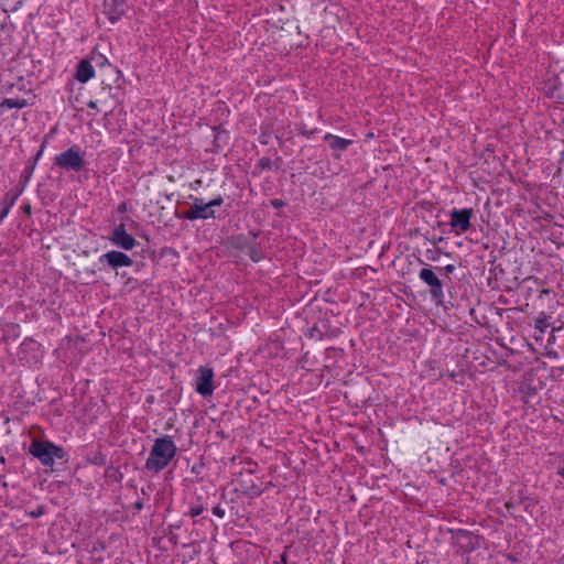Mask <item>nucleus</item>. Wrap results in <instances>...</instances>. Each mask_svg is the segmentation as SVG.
I'll list each match as a JSON object with an SVG mask.
<instances>
[{
    "instance_id": "ddd939ff",
    "label": "nucleus",
    "mask_w": 564,
    "mask_h": 564,
    "mask_svg": "<svg viewBox=\"0 0 564 564\" xmlns=\"http://www.w3.org/2000/svg\"><path fill=\"white\" fill-rule=\"evenodd\" d=\"M26 105H28V102L24 99L7 98V99H4L0 104V108H8V109L18 108V109H21V108H24Z\"/></svg>"
},
{
    "instance_id": "6e6552de",
    "label": "nucleus",
    "mask_w": 564,
    "mask_h": 564,
    "mask_svg": "<svg viewBox=\"0 0 564 564\" xmlns=\"http://www.w3.org/2000/svg\"><path fill=\"white\" fill-rule=\"evenodd\" d=\"M110 241L112 245L124 250H131L137 245L135 239L127 232L123 224H120L112 230Z\"/></svg>"
},
{
    "instance_id": "20e7f679",
    "label": "nucleus",
    "mask_w": 564,
    "mask_h": 564,
    "mask_svg": "<svg viewBox=\"0 0 564 564\" xmlns=\"http://www.w3.org/2000/svg\"><path fill=\"white\" fill-rule=\"evenodd\" d=\"M55 164L59 167L80 171L84 167V156L78 149L70 148L56 155Z\"/></svg>"
},
{
    "instance_id": "4be33fe9",
    "label": "nucleus",
    "mask_w": 564,
    "mask_h": 564,
    "mask_svg": "<svg viewBox=\"0 0 564 564\" xmlns=\"http://www.w3.org/2000/svg\"><path fill=\"white\" fill-rule=\"evenodd\" d=\"M539 328H540L541 330H543V324H542V321H539Z\"/></svg>"
},
{
    "instance_id": "aec40b11",
    "label": "nucleus",
    "mask_w": 564,
    "mask_h": 564,
    "mask_svg": "<svg viewBox=\"0 0 564 564\" xmlns=\"http://www.w3.org/2000/svg\"><path fill=\"white\" fill-rule=\"evenodd\" d=\"M558 474L564 478V466L558 470Z\"/></svg>"
},
{
    "instance_id": "9d476101",
    "label": "nucleus",
    "mask_w": 564,
    "mask_h": 564,
    "mask_svg": "<svg viewBox=\"0 0 564 564\" xmlns=\"http://www.w3.org/2000/svg\"><path fill=\"white\" fill-rule=\"evenodd\" d=\"M106 14L108 15L111 23L118 21L127 10V1L126 0H109L106 1Z\"/></svg>"
},
{
    "instance_id": "f03ea898",
    "label": "nucleus",
    "mask_w": 564,
    "mask_h": 564,
    "mask_svg": "<svg viewBox=\"0 0 564 564\" xmlns=\"http://www.w3.org/2000/svg\"><path fill=\"white\" fill-rule=\"evenodd\" d=\"M30 454L36 457L42 465L52 467L54 459H63L65 452L62 447L47 441H34L30 446Z\"/></svg>"
},
{
    "instance_id": "2eb2a0df",
    "label": "nucleus",
    "mask_w": 564,
    "mask_h": 564,
    "mask_svg": "<svg viewBox=\"0 0 564 564\" xmlns=\"http://www.w3.org/2000/svg\"><path fill=\"white\" fill-rule=\"evenodd\" d=\"M44 512H45L44 507L43 506H39L34 510L30 511V516L32 518H39V517L43 516Z\"/></svg>"
},
{
    "instance_id": "39448f33",
    "label": "nucleus",
    "mask_w": 564,
    "mask_h": 564,
    "mask_svg": "<svg viewBox=\"0 0 564 564\" xmlns=\"http://www.w3.org/2000/svg\"><path fill=\"white\" fill-rule=\"evenodd\" d=\"M449 215V226L452 228V231L455 232L456 235L465 232L470 228V219L474 215V210L471 208H454L451 210Z\"/></svg>"
},
{
    "instance_id": "a211bd4d",
    "label": "nucleus",
    "mask_w": 564,
    "mask_h": 564,
    "mask_svg": "<svg viewBox=\"0 0 564 564\" xmlns=\"http://www.w3.org/2000/svg\"><path fill=\"white\" fill-rule=\"evenodd\" d=\"M214 512L219 517H223L224 514V512L219 508H215Z\"/></svg>"
},
{
    "instance_id": "9b49d317",
    "label": "nucleus",
    "mask_w": 564,
    "mask_h": 564,
    "mask_svg": "<svg viewBox=\"0 0 564 564\" xmlns=\"http://www.w3.org/2000/svg\"><path fill=\"white\" fill-rule=\"evenodd\" d=\"M324 140L329 143L330 149L335 152L345 151L352 143L349 139L339 138L332 133H326Z\"/></svg>"
},
{
    "instance_id": "1a4fd4ad",
    "label": "nucleus",
    "mask_w": 564,
    "mask_h": 564,
    "mask_svg": "<svg viewBox=\"0 0 564 564\" xmlns=\"http://www.w3.org/2000/svg\"><path fill=\"white\" fill-rule=\"evenodd\" d=\"M99 261L106 262L112 269H118L121 267H130L132 265V260L129 256L120 251H109L102 254L99 258Z\"/></svg>"
},
{
    "instance_id": "b1692460",
    "label": "nucleus",
    "mask_w": 564,
    "mask_h": 564,
    "mask_svg": "<svg viewBox=\"0 0 564 564\" xmlns=\"http://www.w3.org/2000/svg\"><path fill=\"white\" fill-rule=\"evenodd\" d=\"M281 560H282V562H283L284 564H286V561H285V554H283V555L281 556Z\"/></svg>"
},
{
    "instance_id": "dca6fc26",
    "label": "nucleus",
    "mask_w": 564,
    "mask_h": 564,
    "mask_svg": "<svg viewBox=\"0 0 564 564\" xmlns=\"http://www.w3.org/2000/svg\"><path fill=\"white\" fill-rule=\"evenodd\" d=\"M98 101L90 100L87 106L91 109H97Z\"/></svg>"
},
{
    "instance_id": "0eeeda50",
    "label": "nucleus",
    "mask_w": 564,
    "mask_h": 564,
    "mask_svg": "<svg viewBox=\"0 0 564 564\" xmlns=\"http://www.w3.org/2000/svg\"><path fill=\"white\" fill-rule=\"evenodd\" d=\"M214 371L207 367H199L196 377V391L203 397H209L214 392Z\"/></svg>"
},
{
    "instance_id": "7ed1b4c3",
    "label": "nucleus",
    "mask_w": 564,
    "mask_h": 564,
    "mask_svg": "<svg viewBox=\"0 0 564 564\" xmlns=\"http://www.w3.org/2000/svg\"><path fill=\"white\" fill-rule=\"evenodd\" d=\"M223 202V197L220 196L207 203L202 198H195L191 207L184 213L183 217L189 220L212 218L215 216L213 207L220 206Z\"/></svg>"
},
{
    "instance_id": "6ab92c4d",
    "label": "nucleus",
    "mask_w": 564,
    "mask_h": 564,
    "mask_svg": "<svg viewBox=\"0 0 564 564\" xmlns=\"http://www.w3.org/2000/svg\"><path fill=\"white\" fill-rule=\"evenodd\" d=\"M22 4V0H18L17 4L13 7V10H17Z\"/></svg>"
},
{
    "instance_id": "f3484780",
    "label": "nucleus",
    "mask_w": 564,
    "mask_h": 564,
    "mask_svg": "<svg viewBox=\"0 0 564 564\" xmlns=\"http://www.w3.org/2000/svg\"><path fill=\"white\" fill-rule=\"evenodd\" d=\"M454 269H455V268H454V265H453V264H448V265H446V267H445V270H446L447 272H449V273H451V272H453V271H454Z\"/></svg>"
},
{
    "instance_id": "5701e85b",
    "label": "nucleus",
    "mask_w": 564,
    "mask_h": 564,
    "mask_svg": "<svg viewBox=\"0 0 564 564\" xmlns=\"http://www.w3.org/2000/svg\"><path fill=\"white\" fill-rule=\"evenodd\" d=\"M199 513H200V511H199V510H195V511H193V516H198Z\"/></svg>"
},
{
    "instance_id": "f8f14e48",
    "label": "nucleus",
    "mask_w": 564,
    "mask_h": 564,
    "mask_svg": "<svg viewBox=\"0 0 564 564\" xmlns=\"http://www.w3.org/2000/svg\"><path fill=\"white\" fill-rule=\"evenodd\" d=\"M95 75V69L88 61H80L77 67L76 78L86 83Z\"/></svg>"
},
{
    "instance_id": "f257e3e1",
    "label": "nucleus",
    "mask_w": 564,
    "mask_h": 564,
    "mask_svg": "<svg viewBox=\"0 0 564 564\" xmlns=\"http://www.w3.org/2000/svg\"><path fill=\"white\" fill-rule=\"evenodd\" d=\"M176 451V445L170 436L156 438L145 462V468L153 473L161 471L170 464Z\"/></svg>"
},
{
    "instance_id": "423d86ee",
    "label": "nucleus",
    "mask_w": 564,
    "mask_h": 564,
    "mask_svg": "<svg viewBox=\"0 0 564 564\" xmlns=\"http://www.w3.org/2000/svg\"><path fill=\"white\" fill-rule=\"evenodd\" d=\"M419 278L430 286V293L434 300L441 301L443 299V283L431 268H422L419 273Z\"/></svg>"
},
{
    "instance_id": "412c9836",
    "label": "nucleus",
    "mask_w": 564,
    "mask_h": 564,
    "mask_svg": "<svg viewBox=\"0 0 564 564\" xmlns=\"http://www.w3.org/2000/svg\"><path fill=\"white\" fill-rule=\"evenodd\" d=\"M102 90L107 91V93H110L111 88L110 87H104Z\"/></svg>"
},
{
    "instance_id": "4468645a",
    "label": "nucleus",
    "mask_w": 564,
    "mask_h": 564,
    "mask_svg": "<svg viewBox=\"0 0 564 564\" xmlns=\"http://www.w3.org/2000/svg\"><path fill=\"white\" fill-rule=\"evenodd\" d=\"M17 199V195H10V194H7L3 198V209L1 210L0 213V220L3 219L8 213H9V209L11 206H13L14 202Z\"/></svg>"
}]
</instances>
